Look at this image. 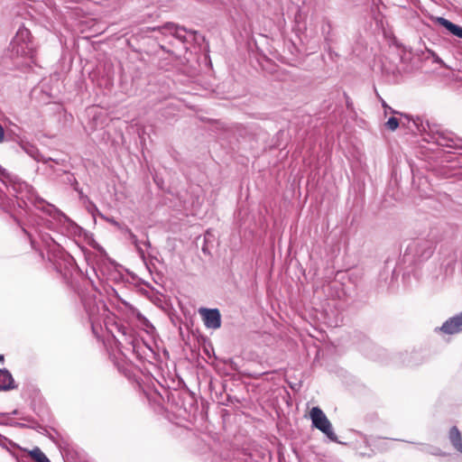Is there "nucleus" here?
<instances>
[{
  "label": "nucleus",
  "instance_id": "obj_1",
  "mask_svg": "<svg viewBox=\"0 0 462 462\" xmlns=\"http://www.w3.org/2000/svg\"><path fill=\"white\" fill-rule=\"evenodd\" d=\"M15 203L20 208L32 205L53 217H56V215L62 217L74 236H81L83 232L80 226L69 220L53 205L40 198L32 186L0 165V208L7 211L14 207Z\"/></svg>",
  "mask_w": 462,
  "mask_h": 462
},
{
  "label": "nucleus",
  "instance_id": "obj_2",
  "mask_svg": "<svg viewBox=\"0 0 462 462\" xmlns=\"http://www.w3.org/2000/svg\"><path fill=\"white\" fill-rule=\"evenodd\" d=\"M423 140L442 147L462 148V138L439 125H430L429 122H426Z\"/></svg>",
  "mask_w": 462,
  "mask_h": 462
},
{
  "label": "nucleus",
  "instance_id": "obj_3",
  "mask_svg": "<svg viewBox=\"0 0 462 462\" xmlns=\"http://www.w3.org/2000/svg\"><path fill=\"white\" fill-rule=\"evenodd\" d=\"M9 51L13 57L33 59L36 48L30 31L21 26L10 42Z\"/></svg>",
  "mask_w": 462,
  "mask_h": 462
},
{
  "label": "nucleus",
  "instance_id": "obj_4",
  "mask_svg": "<svg viewBox=\"0 0 462 462\" xmlns=\"http://www.w3.org/2000/svg\"><path fill=\"white\" fill-rule=\"evenodd\" d=\"M436 249L433 239L420 238L411 242L404 253V259L412 263H420L429 260Z\"/></svg>",
  "mask_w": 462,
  "mask_h": 462
},
{
  "label": "nucleus",
  "instance_id": "obj_5",
  "mask_svg": "<svg viewBox=\"0 0 462 462\" xmlns=\"http://www.w3.org/2000/svg\"><path fill=\"white\" fill-rule=\"evenodd\" d=\"M118 332L123 336L124 342L120 341L118 338L115 337V341L116 344V346L118 348V351L125 356L122 348H126V350H131L132 352L135 353L138 356H142L143 354L145 355V350L143 347L150 352H152V349L148 347L147 346H144L139 339L135 338L134 336L132 334L131 329L125 327L118 328Z\"/></svg>",
  "mask_w": 462,
  "mask_h": 462
},
{
  "label": "nucleus",
  "instance_id": "obj_6",
  "mask_svg": "<svg viewBox=\"0 0 462 462\" xmlns=\"http://www.w3.org/2000/svg\"><path fill=\"white\" fill-rule=\"evenodd\" d=\"M310 417L314 428L324 433L329 440L333 442H338L337 437L333 430L331 422L319 407H313L310 410Z\"/></svg>",
  "mask_w": 462,
  "mask_h": 462
},
{
  "label": "nucleus",
  "instance_id": "obj_7",
  "mask_svg": "<svg viewBox=\"0 0 462 462\" xmlns=\"http://www.w3.org/2000/svg\"><path fill=\"white\" fill-rule=\"evenodd\" d=\"M199 313L207 328L217 329L221 327V314L218 309L200 308Z\"/></svg>",
  "mask_w": 462,
  "mask_h": 462
},
{
  "label": "nucleus",
  "instance_id": "obj_8",
  "mask_svg": "<svg viewBox=\"0 0 462 462\" xmlns=\"http://www.w3.org/2000/svg\"><path fill=\"white\" fill-rule=\"evenodd\" d=\"M100 306L103 310H105V304L102 301L97 304L95 302V300H84V307L88 315L92 331L95 334L97 333V324L99 322L98 313Z\"/></svg>",
  "mask_w": 462,
  "mask_h": 462
},
{
  "label": "nucleus",
  "instance_id": "obj_9",
  "mask_svg": "<svg viewBox=\"0 0 462 462\" xmlns=\"http://www.w3.org/2000/svg\"><path fill=\"white\" fill-rule=\"evenodd\" d=\"M441 331L447 335H454L462 331V311L448 319L436 331Z\"/></svg>",
  "mask_w": 462,
  "mask_h": 462
},
{
  "label": "nucleus",
  "instance_id": "obj_10",
  "mask_svg": "<svg viewBox=\"0 0 462 462\" xmlns=\"http://www.w3.org/2000/svg\"><path fill=\"white\" fill-rule=\"evenodd\" d=\"M156 30H158L162 34L172 35L181 42H185L187 41L186 33L188 31L186 28L174 23H166L163 25L158 27Z\"/></svg>",
  "mask_w": 462,
  "mask_h": 462
},
{
  "label": "nucleus",
  "instance_id": "obj_11",
  "mask_svg": "<svg viewBox=\"0 0 462 462\" xmlns=\"http://www.w3.org/2000/svg\"><path fill=\"white\" fill-rule=\"evenodd\" d=\"M23 230L24 233L28 235L32 247H34V245L36 243V236L48 248H51V246H55L57 245L55 240L48 233H43L38 229H35V234L28 232L24 228Z\"/></svg>",
  "mask_w": 462,
  "mask_h": 462
},
{
  "label": "nucleus",
  "instance_id": "obj_12",
  "mask_svg": "<svg viewBox=\"0 0 462 462\" xmlns=\"http://www.w3.org/2000/svg\"><path fill=\"white\" fill-rule=\"evenodd\" d=\"M23 150L32 158H33L37 162H42L45 164H48L50 162H55L59 164V161L54 160L51 157H44L39 152V150L32 144L26 143L22 145Z\"/></svg>",
  "mask_w": 462,
  "mask_h": 462
},
{
  "label": "nucleus",
  "instance_id": "obj_13",
  "mask_svg": "<svg viewBox=\"0 0 462 462\" xmlns=\"http://www.w3.org/2000/svg\"><path fill=\"white\" fill-rule=\"evenodd\" d=\"M56 173L57 176L62 177V183L71 186L73 189L79 193V197L83 196V191L79 188V182L73 173L67 171H62L60 173L57 171Z\"/></svg>",
  "mask_w": 462,
  "mask_h": 462
},
{
  "label": "nucleus",
  "instance_id": "obj_14",
  "mask_svg": "<svg viewBox=\"0 0 462 462\" xmlns=\"http://www.w3.org/2000/svg\"><path fill=\"white\" fill-rule=\"evenodd\" d=\"M16 387L11 373L5 368L0 369V391H9Z\"/></svg>",
  "mask_w": 462,
  "mask_h": 462
},
{
  "label": "nucleus",
  "instance_id": "obj_15",
  "mask_svg": "<svg viewBox=\"0 0 462 462\" xmlns=\"http://www.w3.org/2000/svg\"><path fill=\"white\" fill-rule=\"evenodd\" d=\"M436 22L438 24L446 28L452 35L462 39V27L453 23L444 17H437Z\"/></svg>",
  "mask_w": 462,
  "mask_h": 462
},
{
  "label": "nucleus",
  "instance_id": "obj_16",
  "mask_svg": "<svg viewBox=\"0 0 462 462\" xmlns=\"http://www.w3.org/2000/svg\"><path fill=\"white\" fill-rule=\"evenodd\" d=\"M400 115L404 118V120H402V119L400 120V125H402L403 126L409 127L408 125L411 122H412V124L415 126L416 130H418L420 132L426 131V126L423 125V122H422V120L420 117L411 118L408 115H402V114H400Z\"/></svg>",
  "mask_w": 462,
  "mask_h": 462
},
{
  "label": "nucleus",
  "instance_id": "obj_17",
  "mask_svg": "<svg viewBox=\"0 0 462 462\" xmlns=\"http://www.w3.org/2000/svg\"><path fill=\"white\" fill-rule=\"evenodd\" d=\"M449 440L453 447L462 453V436L458 429L454 426L449 430Z\"/></svg>",
  "mask_w": 462,
  "mask_h": 462
},
{
  "label": "nucleus",
  "instance_id": "obj_18",
  "mask_svg": "<svg viewBox=\"0 0 462 462\" xmlns=\"http://www.w3.org/2000/svg\"><path fill=\"white\" fill-rule=\"evenodd\" d=\"M29 455L35 462H50L46 455L38 447L32 449Z\"/></svg>",
  "mask_w": 462,
  "mask_h": 462
},
{
  "label": "nucleus",
  "instance_id": "obj_19",
  "mask_svg": "<svg viewBox=\"0 0 462 462\" xmlns=\"http://www.w3.org/2000/svg\"><path fill=\"white\" fill-rule=\"evenodd\" d=\"M400 125V120L394 116L390 117L385 123V127L390 131H395Z\"/></svg>",
  "mask_w": 462,
  "mask_h": 462
},
{
  "label": "nucleus",
  "instance_id": "obj_20",
  "mask_svg": "<svg viewBox=\"0 0 462 462\" xmlns=\"http://www.w3.org/2000/svg\"><path fill=\"white\" fill-rule=\"evenodd\" d=\"M7 445H10L12 447L15 446V444L11 439H9L6 437H5L4 435L0 434V446L2 448H8Z\"/></svg>",
  "mask_w": 462,
  "mask_h": 462
},
{
  "label": "nucleus",
  "instance_id": "obj_21",
  "mask_svg": "<svg viewBox=\"0 0 462 462\" xmlns=\"http://www.w3.org/2000/svg\"><path fill=\"white\" fill-rule=\"evenodd\" d=\"M402 363L403 365H413V361L411 360L412 356L411 354H409V353L402 354Z\"/></svg>",
  "mask_w": 462,
  "mask_h": 462
},
{
  "label": "nucleus",
  "instance_id": "obj_22",
  "mask_svg": "<svg viewBox=\"0 0 462 462\" xmlns=\"http://www.w3.org/2000/svg\"><path fill=\"white\" fill-rule=\"evenodd\" d=\"M125 232L128 234V237L134 245H137L139 242L137 236L129 228H125Z\"/></svg>",
  "mask_w": 462,
  "mask_h": 462
},
{
  "label": "nucleus",
  "instance_id": "obj_23",
  "mask_svg": "<svg viewBox=\"0 0 462 462\" xmlns=\"http://www.w3.org/2000/svg\"><path fill=\"white\" fill-rule=\"evenodd\" d=\"M456 261H457V256L455 254H453L451 256L450 261L447 263V270L450 269V273H452L455 269Z\"/></svg>",
  "mask_w": 462,
  "mask_h": 462
},
{
  "label": "nucleus",
  "instance_id": "obj_24",
  "mask_svg": "<svg viewBox=\"0 0 462 462\" xmlns=\"http://www.w3.org/2000/svg\"><path fill=\"white\" fill-rule=\"evenodd\" d=\"M134 246H135L139 255L143 258L144 257V251L143 250V248L141 246V243L138 242L137 245H134Z\"/></svg>",
  "mask_w": 462,
  "mask_h": 462
},
{
  "label": "nucleus",
  "instance_id": "obj_25",
  "mask_svg": "<svg viewBox=\"0 0 462 462\" xmlns=\"http://www.w3.org/2000/svg\"><path fill=\"white\" fill-rule=\"evenodd\" d=\"M101 217L106 219L107 222L111 223L112 225H114L116 226H119V223L116 220H115L114 218L105 217L103 215H101Z\"/></svg>",
  "mask_w": 462,
  "mask_h": 462
},
{
  "label": "nucleus",
  "instance_id": "obj_26",
  "mask_svg": "<svg viewBox=\"0 0 462 462\" xmlns=\"http://www.w3.org/2000/svg\"><path fill=\"white\" fill-rule=\"evenodd\" d=\"M431 449H432V448H430V447H424L420 450L423 451V452L433 454V455H438L439 454L438 452L432 451Z\"/></svg>",
  "mask_w": 462,
  "mask_h": 462
},
{
  "label": "nucleus",
  "instance_id": "obj_27",
  "mask_svg": "<svg viewBox=\"0 0 462 462\" xmlns=\"http://www.w3.org/2000/svg\"><path fill=\"white\" fill-rule=\"evenodd\" d=\"M4 141H5V129L0 125V143H3Z\"/></svg>",
  "mask_w": 462,
  "mask_h": 462
},
{
  "label": "nucleus",
  "instance_id": "obj_28",
  "mask_svg": "<svg viewBox=\"0 0 462 462\" xmlns=\"http://www.w3.org/2000/svg\"><path fill=\"white\" fill-rule=\"evenodd\" d=\"M382 101V106L384 107V108H388L392 111V113L393 114H399L398 112H396L395 110H393L386 103L383 99H381Z\"/></svg>",
  "mask_w": 462,
  "mask_h": 462
},
{
  "label": "nucleus",
  "instance_id": "obj_29",
  "mask_svg": "<svg viewBox=\"0 0 462 462\" xmlns=\"http://www.w3.org/2000/svg\"><path fill=\"white\" fill-rule=\"evenodd\" d=\"M15 426L20 427V428H26V427H28L26 424L22 423V422H16Z\"/></svg>",
  "mask_w": 462,
  "mask_h": 462
},
{
  "label": "nucleus",
  "instance_id": "obj_30",
  "mask_svg": "<svg viewBox=\"0 0 462 462\" xmlns=\"http://www.w3.org/2000/svg\"><path fill=\"white\" fill-rule=\"evenodd\" d=\"M352 106L351 101L349 100V97L346 98V106L349 108Z\"/></svg>",
  "mask_w": 462,
  "mask_h": 462
},
{
  "label": "nucleus",
  "instance_id": "obj_31",
  "mask_svg": "<svg viewBox=\"0 0 462 462\" xmlns=\"http://www.w3.org/2000/svg\"><path fill=\"white\" fill-rule=\"evenodd\" d=\"M143 245L147 246V247H150L151 246V244L150 242L147 240V241H144L142 243Z\"/></svg>",
  "mask_w": 462,
  "mask_h": 462
},
{
  "label": "nucleus",
  "instance_id": "obj_32",
  "mask_svg": "<svg viewBox=\"0 0 462 462\" xmlns=\"http://www.w3.org/2000/svg\"><path fill=\"white\" fill-rule=\"evenodd\" d=\"M4 361H5V356L0 354V362L4 363Z\"/></svg>",
  "mask_w": 462,
  "mask_h": 462
},
{
  "label": "nucleus",
  "instance_id": "obj_33",
  "mask_svg": "<svg viewBox=\"0 0 462 462\" xmlns=\"http://www.w3.org/2000/svg\"><path fill=\"white\" fill-rule=\"evenodd\" d=\"M49 167H50V169H51L53 172H56V171H55V169H54V167H53L52 165H51V164H50V165H49Z\"/></svg>",
  "mask_w": 462,
  "mask_h": 462
}]
</instances>
